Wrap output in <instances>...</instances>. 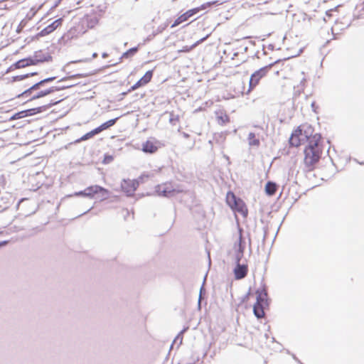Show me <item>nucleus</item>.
Segmentation results:
<instances>
[{"instance_id":"1","label":"nucleus","mask_w":364,"mask_h":364,"mask_svg":"<svg viewBox=\"0 0 364 364\" xmlns=\"http://www.w3.org/2000/svg\"><path fill=\"white\" fill-rule=\"evenodd\" d=\"M73 196L93 198L97 196L100 200L106 199L109 196V191L100 186L95 185L86 188L83 191L75 192Z\"/></svg>"},{"instance_id":"2","label":"nucleus","mask_w":364,"mask_h":364,"mask_svg":"<svg viewBox=\"0 0 364 364\" xmlns=\"http://www.w3.org/2000/svg\"><path fill=\"white\" fill-rule=\"evenodd\" d=\"M224 1H220L218 0L212 1H209V2L202 4L200 7L190 9V10L187 11L186 12H185L184 14H183L182 15H181L179 17H178L174 21L173 23L171 25V28L177 26L179 24H181V23H183L186 21H188L189 19V18H191V17L193 16L194 15H196V14H198L199 12V11H200V10L205 9L212 6L220 5Z\"/></svg>"},{"instance_id":"3","label":"nucleus","mask_w":364,"mask_h":364,"mask_svg":"<svg viewBox=\"0 0 364 364\" xmlns=\"http://www.w3.org/2000/svg\"><path fill=\"white\" fill-rule=\"evenodd\" d=\"M282 59H277L273 63L268 64L264 67L260 68L257 70L255 71L250 76L249 81V90H253L259 83L262 78L265 77L267 73L270 71L272 68L281 62Z\"/></svg>"},{"instance_id":"4","label":"nucleus","mask_w":364,"mask_h":364,"mask_svg":"<svg viewBox=\"0 0 364 364\" xmlns=\"http://www.w3.org/2000/svg\"><path fill=\"white\" fill-rule=\"evenodd\" d=\"M226 202L233 211L240 213L244 218L247 216L248 210L245 203L241 198L237 197L233 193H228Z\"/></svg>"},{"instance_id":"5","label":"nucleus","mask_w":364,"mask_h":364,"mask_svg":"<svg viewBox=\"0 0 364 364\" xmlns=\"http://www.w3.org/2000/svg\"><path fill=\"white\" fill-rule=\"evenodd\" d=\"M322 152L323 151L304 149V164L305 166L306 171H311L314 169L316 165L321 158Z\"/></svg>"},{"instance_id":"6","label":"nucleus","mask_w":364,"mask_h":364,"mask_svg":"<svg viewBox=\"0 0 364 364\" xmlns=\"http://www.w3.org/2000/svg\"><path fill=\"white\" fill-rule=\"evenodd\" d=\"M270 299L267 296H261L258 294L256 297V302L253 306V313L257 319L263 318L265 315V309H269L270 305Z\"/></svg>"},{"instance_id":"7","label":"nucleus","mask_w":364,"mask_h":364,"mask_svg":"<svg viewBox=\"0 0 364 364\" xmlns=\"http://www.w3.org/2000/svg\"><path fill=\"white\" fill-rule=\"evenodd\" d=\"M144 177L148 178V175H141L136 180L123 179L121 183L122 191L126 193L127 196H133L138 188L139 183L143 182Z\"/></svg>"},{"instance_id":"8","label":"nucleus","mask_w":364,"mask_h":364,"mask_svg":"<svg viewBox=\"0 0 364 364\" xmlns=\"http://www.w3.org/2000/svg\"><path fill=\"white\" fill-rule=\"evenodd\" d=\"M56 79L55 76L46 77L43 79L38 82L33 83L31 87L28 89L25 90L23 92L17 95L18 98L20 97H28L33 93V91L38 90L42 86L46 85V83L53 82Z\"/></svg>"},{"instance_id":"9","label":"nucleus","mask_w":364,"mask_h":364,"mask_svg":"<svg viewBox=\"0 0 364 364\" xmlns=\"http://www.w3.org/2000/svg\"><path fill=\"white\" fill-rule=\"evenodd\" d=\"M68 86H52L46 90H39L33 95L31 94V96L28 97L30 98L27 100V102L44 97L51 93H53L54 92L64 90L68 89Z\"/></svg>"},{"instance_id":"10","label":"nucleus","mask_w":364,"mask_h":364,"mask_svg":"<svg viewBox=\"0 0 364 364\" xmlns=\"http://www.w3.org/2000/svg\"><path fill=\"white\" fill-rule=\"evenodd\" d=\"M307 144L304 149L323 151L322 136L319 133L314 134L313 137L306 139Z\"/></svg>"},{"instance_id":"11","label":"nucleus","mask_w":364,"mask_h":364,"mask_svg":"<svg viewBox=\"0 0 364 364\" xmlns=\"http://www.w3.org/2000/svg\"><path fill=\"white\" fill-rule=\"evenodd\" d=\"M155 191L158 196L166 198L173 196L176 193V190L173 188L171 183L157 185L155 188Z\"/></svg>"},{"instance_id":"12","label":"nucleus","mask_w":364,"mask_h":364,"mask_svg":"<svg viewBox=\"0 0 364 364\" xmlns=\"http://www.w3.org/2000/svg\"><path fill=\"white\" fill-rule=\"evenodd\" d=\"M63 18H59L54 21H53L51 23H50L48 26L45 27L43 29H42L39 33H38L34 38L38 39L40 37L46 36L52 32H53L58 26H60L62 24Z\"/></svg>"},{"instance_id":"13","label":"nucleus","mask_w":364,"mask_h":364,"mask_svg":"<svg viewBox=\"0 0 364 364\" xmlns=\"http://www.w3.org/2000/svg\"><path fill=\"white\" fill-rule=\"evenodd\" d=\"M241 264H236L233 269L234 277L236 280L244 279L248 274V265L247 260Z\"/></svg>"},{"instance_id":"14","label":"nucleus","mask_w":364,"mask_h":364,"mask_svg":"<svg viewBox=\"0 0 364 364\" xmlns=\"http://www.w3.org/2000/svg\"><path fill=\"white\" fill-rule=\"evenodd\" d=\"M62 100H57V101L51 100L50 102L47 104V105H43V106H40V107H34V108H31V115L33 116V115H36L37 114L46 111V110H48L49 108H50L53 105L58 104Z\"/></svg>"},{"instance_id":"15","label":"nucleus","mask_w":364,"mask_h":364,"mask_svg":"<svg viewBox=\"0 0 364 364\" xmlns=\"http://www.w3.org/2000/svg\"><path fill=\"white\" fill-rule=\"evenodd\" d=\"M38 64L52 61V56L49 53H43L41 50L35 51L33 53Z\"/></svg>"},{"instance_id":"16","label":"nucleus","mask_w":364,"mask_h":364,"mask_svg":"<svg viewBox=\"0 0 364 364\" xmlns=\"http://www.w3.org/2000/svg\"><path fill=\"white\" fill-rule=\"evenodd\" d=\"M243 230L242 228L238 226L239 238L237 242L234 244V250L245 252V241L242 237Z\"/></svg>"},{"instance_id":"17","label":"nucleus","mask_w":364,"mask_h":364,"mask_svg":"<svg viewBox=\"0 0 364 364\" xmlns=\"http://www.w3.org/2000/svg\"><path fill=\"white\" fill-rule=\"evenodd\" d=\"M277 188L278 185L275 182L268 181L265 184L264 191L268 196H273L275 195Z\"/></svg>"},{"instance_id":"18","label":"nucleus","mask_w":364,"mask_h":364,"mask_svg":"<svg viewBox=\"0 0 364 364\" xmlns=\"http://www.w3.org/2000/svg\"><path fill=\"white\" fill-rule=\"evenodd\" d=\"M142 151L147 154H154L157 151V146L152 141L147 140L142 145Z\"/></svg>"},{"instance_id":"19","label":"nucleus","mask_w":364,"mask_h":364,"mask_svg":"<svg viewBox=\"0 0 364 364\" xmlns=\"http://www.w3.org/2000/svg\"><path fill=\"white\" fill-rule=\"evenodd\" d=\"M154 75V70H149L145 73V74L137 81L139 85L143 87L148 84L152 79Z\"/></svg>"},{"instance_id":"20","label":"nucleus","mask_w":364,"mask_h":364,"mask_svg":"<svg viewBox=\"0 0 364 364\" xmlns=\"http://www.w3.org/2000/svg\"><path fill=\"white\" fill-rule=\"evenodd\" d=\"M28 116H32L31 109L22 110V111H20V112H18L14 114L10 117V121L22 119V118H24V117H28Z\"/></svg>"},{"instance_id":"21","label":"nucleus","mask_w":364,"mask_h":364,"mask_svg":"<svg viewBox=\"0 0 364 364\" xmlns=\"http://www.w3.org/2000/svg\"><path fill=\"white\" fill-rule=\"evenodd\" d=\"M302 126V129H303V132H304V139H309L310 137H313L314 134V128L310 124H303L301 125Z\"/></svg>"},{"instance_id":"22","label":"nucleus","mask_w":364,"mask_h":364,"mask_svg":"<svg viewBox=\"0 0 364 364\" xmlns=\"http://www.w3.org/2000/svg\"><path fill=\"white\" fill-rule=\"evenodd\" d=\"M139 45L137 46H135V47L129 48V50H127L126 52H124L122 55V56L119 58V60L121 61V60L122 58L128 59V58H132L139 51Z\"/></svg>"},{"instance_id":"23","label":"nucleus","mask_w":364,"mask_h":364,"mask_svg":"<svg viewBox=\"0 0 364 364\" xmlns=\"http://www.w3.org/2000/svg\"><path fill=\"white\" fill-rule=\"evenodd\" d=\"M209 35H207L206 36L200 38V40L197 41L194 44H193L191 46H183L181 50H178V53H188L190 52L193 48H195L197 45L203 42Z\"/></svg>"},{"instance_id":"24","label":"nucleus","mask_w":364,"mask_h":364,"mask_svg":"<svg viewBox=\"0 0 364 364\" xmlns=\"http://www.w3.org/2000/svg\"><path fill=\"white\" fill-rule=\"evenodd\" d=\"M188 327H184L178 333V335L176 336V338H174L171 346V348L173 347V346L176 343H178V347H179L181 343H182V341H183V334L188 331Z\"/></svg>"},{"instance_id":"25","label":"nucleus","mask_w":364,"mask_h":364,"mask_svg":"<svg viewBox=\"0 0 364 364\" xmlns=\"http://www.w3.org/2000/svg\"><path fill=\"white\" fill-rule=\"evenodd\" d=\"M247 140L249 145L251 146H259L260 145L259 139L256 138L255 134L253 132L249 133Z\"/></svg>"},{"instance_id":"26","label":"nucleus","mask_w":364,"mask_h":364,"mask_svg":"<svg viewBox=\"0 0 364 364\" xmlns=\"http://www.w3.org/2000/svg\"><path fill=\"white\" fill-rule=\"evenodd\" d=\"M304 140V138L296 137L291 135L289 139V144L290 146L298 147L301 144Z\"/></svg>"},{"instance_id":"27","label":"nucleus","mask_w":364,"mask_h":364,"mask_svg":"<svg viewBox=\"0 0 364 364\" xmlns=\"http://www.w3.org/2000/svg\"><path fill=\"white\" fill-rule=\"evenodd\" d=\"M37 74H38L37 72H33V73H26V74H23V75H16V76L12 77L11 82H17V81L23 80L26 78H28V77L36 75Z\"/></svg>"},{"instance_id":"28","label":"nucleus","mask_w":364,"mask_h":364,"mask_svg":"<svg viewBox=\"0 0 364 364\" xmlns=\"http://www.w3.org/2000/svg\"><path fill=\"white\" fill-rule=\"evenodd\" d=\"M218 122L220 125H225L230 121V117L226 113L220 112V114L217 113Z\"/></svg>"},{"instance_id":"29","label":"nucleus","mask_w":364,"mask_h":364,"mask_svg":"<svg viewBox=\"0 0 364 364\" xmlns=\"http://www.w3.org/2000/svg\"><path fill=\"white\" fill-rule=\"evenodd\" d=\"M87 75H88L87 74H82V73L71 75L66 76V77L61 78L60 80H58V82H66L68 80H73V79L81 78V77H87Z\"/></svg>"},{"instance_id":"30","label":"nucleus","mask_w":364,"mask_h":364,"mask_svg":"<svg viewBox=\"0 0 364 364\" xmlns=\"http://www.w3.org/2000/svg\"><path fill=\"white\" fill-rule=\"evenodd\" d=\"M119 117H115L114 119H109L104 123H102L100 126L102 129V130H106L109 129V127L114 126L117 121L119 119Z\"/></svg>"},{"instance_id":"31","label":"nucleus","mask_w":364,"mask_h":364,"mask_svg":"<svg viewBox=\"0 0 364 364\" xmlns=\"http://www.w3.org/2000/svg\"><path fill=\"white\" fill-rule=\"evenodd\" d=\"M244 252H245L240 251V250H235V255H234L235 264H241V261L244 257Z\"/></svg>"},{"instance_id":"32","label":"nucleus","mask_w":364,"mask_h":364,"mask_svg":"<svg viewBox=\"0 0 364 364\" xmlns=\"http://www.w3.org/2000/svg\"><path fill=\"white\" fill-rule=\"evenodd\" d=\"M258 293L261 296H263V295L264 296H267L268 295L267 287V286H266V284L264 283H262L261 287L258 288L256 290L255 294H256L257 296L258 295Z\"/></svg>"},{"instance_id":"33","label":"nucleus","mask_w":364,"mask_h":364,"mask_svg":"<svg viewBox=\"0 0 364 364\" xmlns=\"http://www.w3.org/2000/svg\"><path fill=\"white\" fill-rule=\"evenodd\" d=\"M24 59V61H25V63H26V66H30V65H38V63L36 60V58H35V56L34 55L33 56H29L28 58H23Z\"/></svg>"},{"instance_id":"34","label":"nucleus","mask_w":364,"mask_h":364,"mask_svg":"<svg viewBox=\"0 0 364 364\" xmlns=\"http://www.w3.org/2000/svg\"><path fill=\"white\" fill-rule=\"evenodd\" d=\"M94 134L92 132V131L91 130L90 132L86 133L85 134L82 135L80 138H79L78 139H77L75 141V143H78V142H80L82 141H85V140H87L89 139H91L94 136Z\"/></svg>"},{"instance_id":"35","label":"nucleus","mask_w":364,"mask_h":364,"mask_svg":"<svg viewBox=\"0 0 364 364\" xmlns=\"http://www.w3.org/2000/svg\"><path fill=\"white\" fill-rule=\"evenodd\" d=\"M291 136H294L296 137L303 138L304 136V132L302 129V126H299L291 134Z\"/></svg>"},{"instance_id":"36","label":"nucleus","mask_w":364,"mask_h":364,"mask_svg":"<svg viewBox=\"0 0 364 364\" xmlns=\"http://www.w3.org/2000/svg\"><path fill=\"white\" fill-rule=\"evenodd\" d=\"M26 67V63H25V61H24V59H21L16 62H15L14 63H13V68L16 69H20V68H25Z\"/></svg>"},{"instance_id":"37","label":"nucleus","mask_w":364,"mask_h":364,"mask_svg":"<svg viewBox=\"0 0 364 364\" xmlns=\"http://www.w3.org/2000/svg\"><path fill=\"white\" fill-rule=\"evenodd\" d=\"M114 160V157L112 155L109 154H105L104 159H103V164H108L111 163Z\"/></svg>"},{"instance_id":"38","label":"nucleus","mask_w":364,"mask_h":364,"mask_svg":"<svg viewBox=\"0 0 364 364\" xmlns=\"http://www.w3.org/2000/svg\"><path fill=\"white\" fill-rule=\"evenodd\" d=\"M158 34V32H153L151 34L149 35L145 39L144 43L149 42L154 39V38Z\"/></svg>"},{"instance_id":"39","label":"nucleus","mask_w":364,"mask_h":364,"mask_svg":"<svg viewBox=\"0 0 364 364\" xmlns=\"http://www.w3.org/2000/svg\"><path fill=\"white\" fill-rule=\"evenodd\" d=\"M141 86L139 85V83L138 82H136L135 84H134L129 90H128V92H132V91H134L139 87H141Z\"/></svg>"},{"instance_id":"40","label":"nucleus","mask_w":364,"mask_h":364,"mask_svg":"<svg viewBox=\"0 0 364 364\" xmlns=\"http://www.w3.org/2000/svg\"><path fill=\"white\" fill-rule=\"evenodd\" d=\"M94 135H96V134H100V132H102L103 130L101 127V126L100 125L99 127L95 128L94 129L92 130Z\"/></svg>"},{"instance_id":"41","label":"nucleus","mask_w":364,"mask_h":364,"mask_svg":"<svg viewBox=\"0 0 364 364\" xmlns=\"http://www.w3.org/2000/svg\"><path fill=\"white\" fill-rule=\"evenodd\" d=\"M205 294V289H204L203 285H202V287L200 289L198 299H202L203 296H204Z\"/></svg>"},{"instance_id":"42","label":"nucleus","mask_w":364,"mask_h":364,"mask_svg":"<svg viewBox=\"0 0 364 364\" xmlns=\"http://www.w3.org/2000/svg\"><path fill=\"white\" fill-rule=\"evenodd\" d=\"M311 107L312 111L314 112L315 113H317V109L318 108V107L316 105V102H311Z\"/></svg>"},{"instance_id":"43","label":"nucleus","mask_w":364,"mask_h":364,"mask_svg":"<svg viewBox=\"0 0 364 364\" xmlns=\"http://www.w3.org/2000/svg\"><path fill=\"white\" fill-rule=\"evenodd\" d=\"M251 294V288L249 289L248 292L243 296L242 301H247Z\"/></svg>"},{"instance_id":"44","label":"nucleus","mask_w":364,"mask_h":364,"mask_svg":"<svg viewBox=\"0 0 364 364\" xmlns=\"http://www.w3.org/2000/svg\"><path fill=\"white\" fill-rule=\"evenodd\" d=\"M267 236V228H264V235H263V240H262L263 242H264Z\"/></svg>"},{"instance_id":"45","label":"nucleus","mask_w":364,"mask_h":364,"mask_svg":"<svg viewBox=\"0 0 364 364\" xmlns=\"http://www.w3.org/2000/svg\"><path fill=\"white\" fill-rule=\"evenodd\" d=\"M9 243V240H4L0 242V247L6 245Z\"/></svg>"},{"instance_id":"46","label":"nucleus","mask_w":364,"mask_h":364,"mask_svg":"<svg viewBox=\"0 0 364 364\" xmlns=\"http://www.w3.org/2000/svg\"><path fill=\"white\" fill-rule=\"evenodd\" d=\"M15 70V68H13V64H12L10 67H9V68H7V70H6V73H10V72H11V71H13V70Z\"/></svg>"},{"instance_id":"47","label":"nucleus","mask_w":364,"mask_h":364,"mask_svg":"<svg viewBox=\"0 0 364 364\" xmlns=\"http://www.w3.org/2000/svg\"><path fill=\"white\" fill-rule=\"evenodd\" d=\"M75 85V84H68V85L64 84V85H63L62 86H65H65H68V88H70V87H73Z\"/></svg>"},{"instance_id":"48","label":"nucleus","mask_w":364,"mask_h":364,"mask_svg":"<svg viewBox=\"0 0 364 364\" xmlns=\"http://www.w3.org/2000/svg\"><path fill=\"white\" fill-rule=\"evenodd\" d=\"M268 48H269V50H274V46L273 44H269V45L268 46Z\"/></svg>"},{"instance_id":"49","label":"nucleus","mask_w":364,"mask_h":364,"mask_svg":"<svg viewBox=\"0 0 364 364\" xmlns=\"http://www.w3.org/2000/svg\"><path fill=\"white\" fill-rule=\"evenodd\" d=\"M198 308L199 309H200L201 308V299H198Z\"/></svg>"},{"instance_id":"50","label":"nucleus","mask_w":364,"mask_h":364,"mask_svg":"<svg viewBox=\"0 0 364 364\" xmlns=\"http://www.w3.org/2000/svg\"><path fill=\"white\" fill-rule=\"evenodd\" d=\"M162 31H163V28H161L160 27H159L155 32H158V34H159V33H161Z\"/></svg>"},{"instance_id":"51","label":"nucleus","mask_w":364,"mask_h":364,"mask_svg":"<svg viewBox=\"0 0 364 364\" xmlns=\"http://www.w3.org/2000/svg\"><path fill=\"white\" fill-rule=\"evenodd\" d=\"M107 56H108V54H107V53H103L102 54V57L103 58H107Z\"/></svg>"},{"instance_id":"52","label":"nucleus","mask_w":364,"mask_h":364,"mask_svg":"<svg viewBox=\"0 0 364 364\" xmlns=\"http://www.w3.org/2000/svg\"><path fill=\"white\" fill-rule=\"evenodd\" d=\"M183 136H184L185 138H188V137H189V136H190L188 134H187V133H186V132H183Z\"/></svg>"},{"instance_id":"53","label":"nucleus","mask_w":364,"mask_h":364,"mask_svg":"<svg viewBox=\"0 0 364 364\" xmlns=\"http://www.w3.org/2000/svg\"><path fill=\"white\" fill-rule=\"evenodd\" d=\"M129 92H128V90H127V92H122V93H121V95H122V96H125V95H127Z\"/></svg>"},{"instance_id":"54","label":"nucleus","mask_w":364,"mask_h":364,"mask_svg":"<svg viewBox=\"0 0 364 364\" xmlns=\"http://www.w3.org/2000/svg\"><path fill=\"white\" fill-rule=\"evenodd\" d=\"M97 55H97V53H93L92 56V58H97Z\"/></svg>"},{"instance_id":"55","label":"nucleus","mask_w":364,"mask_h":364,"mask_svg":"<svg viewBox=\"0 0 364 364\" xmlns=\"http://www.w3.org/2000/svg\"><path fill=\"white\" fill-rule=\"evenodd\" d=\"M360 6H362L360 10H364V1H363L362 5H360Z\"/></svg>"},{"instance_id":"56","label":"nucleus","mask_w":364,"mask_h":364,"mask_svg":"<svg viewBox=\"0 0 364 364\" xmlns=\"http://www.w3.org/2000/svg\"><path fill=\"white\" fill-rule=\"evenodd\" d=\"M294 360H296V361H298L300 364H302L295 356H294Z\"/></svg>"},{"instance_id":"57","label":"nucleus","mask_w":364,"mask_h":364,"mask_svg":"<svg viewBox=\"0 0 364 364\" xmlns=\"http://www.w3.org/2000/svg\"><path fill=\"white\" fill-rule=\"evenodd\" d=\"M262 50H263V53H264V55H267V53H266V51L264 50V47H263V49H262Z\"/></svg>"},{"instance_id":"58","label":"nucleus","mask_w":364,"mask_h":364,"mask_svg":"<svg viewBox=\"0 0 364 364\" xmlns=\"http://www.w3.org/2000/svg\"><path fill=\"white\" fill-rule=\"evenodd\" d=\"M89 210H87V211L84 212L82 214H81V215L86 214ZM79 216H80V215Z\"/></svg>"},{"instance_id":"59","label":"nucleus","mask_w":364,"mask_h":364,"mask_svg":"<svg viewBox=\"0 0 364 364\" xmlns=\"http://www.w3.org/2000/svg\"><path fill=\"white\" fill-rule=\"evenodd\" d=\"M355 161L358 163V161L356 159H355ZM359 164H360V165H363V164H364V162H359Z\"/></svg>"},{"instance_id":"60","label":"nucleus","mask_w":364,"mask_h":364,"mask_svg":"<svg viewBox=\"0 0 364 364\" xmlns=\"http://www.w3.org/2000/svg\"><path fill=\"white\" fill-rule=\"evenodd\" d=\"M255 57L259 58V56L257 55V53L255 54Z\"/></svg>"},{"instance_id":"61","label":"nucleus","mask_w":364,"mask_h":364,"mask_svg":"<svg viewBox=\"0 0 364 364\" xmlns=\"http://www.w3.org/2000/svg\"><path fill=\"white\" fill-rule=\"evenodd\" d=\"M3 233V231H0V235Z\"/></svg>"}]
</instances>
